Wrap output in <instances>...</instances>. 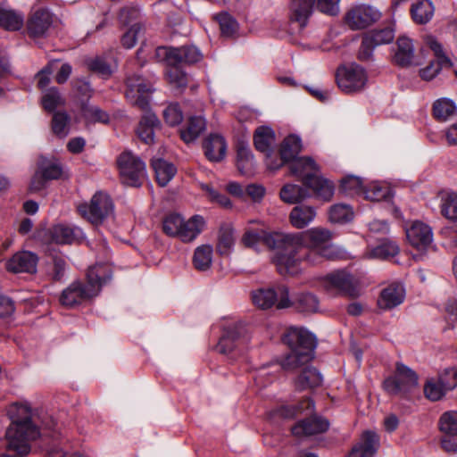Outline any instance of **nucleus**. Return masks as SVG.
Here are the masks:
<instances>
[{"label":"nucleus","instance_id":"f257e3e1","mask_svg":"<svg viewBox=\"0 0 457 457\" xmlns=\"http://www.w3.org/2000/svg\"><path fill=\"white\" fill-rule=\"evenodd\" d=\"M287 253L277 257V270L281 275H296L301 262L314 263L312 255L317 253L326 259H334L336 251L330 241L332 233L325 228L316 227L303 232L287 233Z\"/></svg>","mask_w":457,"mask_h":457},{"label":"nucleus","instance_id":"f03ea898","mask_svg":"<svg viewBox=\"0 0 457 457\" xmlns=\"http://www.w3.org/2000/svg\"><path fill=\"white\" fill-rule=\"evenodd\" d=\"M12 423L5 437L0 440L2 457H21L30 452V442L40 436L39 428L32 421V411L28 403H13L7 410Z\"/></svg>","mask_w":457,"mask_h":457},{"label":"nucleus","instance_id":"7ed1b4c3","mask_svg":"<svg viewBox=\"0 0 457 457\" xmlns=\"http://www.w3.org/2000/svg\"><path fill=\"white\" fill-rule=\"evenodd\" d=\"M112 278V271L107 264H96L87 273V283L74 281L62 290L60 295L62 305L73 308L96 296L104 284Z\"/></svg>","mask_w":457,"mask_h":457},{"label":"nucleus","instance_id":"20e7f679","mask_svg":"<svg viewBox=\"0 0 457 457\" xmlns=\"http://www.w3.org/2000/svg\"><path fill=\"white\" fill-rule=\"evenodd\" d=\"M283 342L290 350L281 361V367L285 370H295L312 360L316 338L306 329L290 328L285 334Z\"/></svg>","mask_w":457,"mask_h":457},{"label":"nucleus","instance_id":"39448f33","mask_svg":"<svg viewBox=\"0 0 457 457\" xmlns=\"http://www.w3.org/2000/svg\"><path fill=\"white\" fill-rule=\"evenodd\" d=\"M205 220L201 215H193L187 220L179 213H170L162 220L165 235L177 237L183 243H191L202 233Z\"/></svg>","mask_w":457,"mask_h":457},{"label":"nucleus","instance_id":"423d86ee","mask_svg":"<svg viewBox=\"0 0 457 457\" xmlns=\"http://www.w3.org/2000/svg\"><path fill=\"white\" fill-rule=\"evenodd\" d=\"M78 213L94 226L102 225L114 211V204L111 196L104 191H96L89 202H82L76 205Z\"/></svg>","mask_w":457,"mask_h":457},{"label":"nucleus","instance_id":"0eeeda50","mask_svg":"<svg viewBox=\"0 0 457 457\" xmlns=\"http://www.w3.org/2000/svg\"><path fill=\"white\" fill-rule=\"evenodd\" d=\"M341 0H290V19L305 27L314 9L330 16L340 12Z\"/></svg>","mask_w":457,"mask_h":457},{"label":"nucleus","instance_id":"6e6552de","mask_svg":"<svg viewBox=\"0 0 457 457\" xmlns=\"http://www.w3.org/2000/svg\"><path fill=\"white\" fill-rule=\"evenodd\" d=\"M418 385L417 373L401 362L396 363L394 374L383 381V388L388 395L403 398L408 397Z\"/></svg>","mask_w":457,"mask_h":457},{"label":"nucleus","instance_id":"1a4fd4ad","mask_svg":"<svg viewBox=\"0 0 457 457\" xmlns=\"http://www.w3.org/2000/svg\"><path fill=\"white\" fill-rule=\"evenodd\" d=\"M287 233L273 231L270 232L265 229H246L242 237V243L245 246L257 249L258 245L262 243L268 248L274 250L275 253L272 257V262L277 267V257L280 253H287Z\"/></svg>","mask_w":457,"mask_h":457},{"label":"nucleus","instance_id":"9d476101","mask_svg":"<svg viewBox=\"0 0 457 457\" xmlns=\"http://www.w3.org/2000/svg\"><path fill=\"white\" fill-rule=\"evenodd\" d=\"M336 79L338 87L343 92L348 94L357 93L365 88L368 82V75L361 66L351 63L337 69Z\"/></svg>","mask_w":457,"mask_h":457},{"label":"nucleus","instance_id":"9b49d317","mask_svg":"<svg viewBox=\"0 0 457 457\" xmlns=\"http://www.w3.org/2000/svg\"><path fill=\"white\" fill-rule=\"evenodd\" d=\"M308 193V198L314 197L322 202H330L334 196L336 187L332 180L321 173H297Z\"/></svg>","mask_w":457,"mask_h":457},{"label":"nucleus","instance_id":"f8f14e48","mask_svg":"<svg viewBox=\"0 0 457 457\" xmlns=\"http://www.w3.org/2000/svg\"><path fill=\"white\" fill-rule=\"evenodd\" d=\"M156 58L169 66L181 63H195L202 59V54L195 46H160L155 51Z\"/></svg>","mask_w":457,"mask_h":457},{"label":"nucleus","instance_id":"ddd939ff","mask_svg":"<svg viewBox=\"0 0 457 457\" xmlns=\"http://www.w3.org/2000/svg\"><path fill=\"white\" fill-rule=\"evenodd\" d=\"M253 303L262 310L276 304L278 309L287 308L291 305L289 292L287 287L279 286L274 288H260L252 293Z\"/></svg>","mask_w":457,"mask_h":457},{"label":"nucleus","instance_id":"4468645a","mask_svg":"<svg viewBox=\"0 0 457 457\" xmlns=\"http://www.w3.org/2000/svg\"><path fill=\"white\" fill-rule=\"evenodd\" d=\"M325 287L328 291L336 290L352 298L361 295L360 280L345 270H338L328 275L325 278Z\"/></svg>","mask_w":457,"mask_h":457},{"label":"nucleus","instance_id":"2eb2a0df","mask_svg":"<svg viewBox=\"0 0 457 457\" xmlns=\"http://www.w3.org/2000/svg\"><path fill=\"white\" fill-rule=\"evenodd\" d=\"M126 83V97L129 102L141 110H147L149 107V96L154 90L152 85L139 75L128 77Z\"/></svg>","mask_w":457,"mask_h":457},{"label":"nucleus","instance_id":"dca6fc26","mask_svg":"<svg viewBox=\"0 0 457 457\" xmlns=\"http://www.w3.org/2000/svg\"><path fill=\"white\" fill-rule=\"evenodd\" d=\"M380 12L370 5L356 4L345 15V24L353 30L363 29L379 20Z\"/></svg>","mask_w":457,"mask_h":457},{"label":"nucleus","instance_id":"f3484780","mask_svg":"<svg viewBox=\"0 0 457 457\" xmlns=\"http://www.w3.org/2000/svg\"><path fill=\"white\" fill-rule=\"evenodd\" d=\"M441 446L447 453H457V411L444 412L438 420Z\"/></svg>","mask_w":457,"mask_h":457},{"label":"nucleus","instance_id":"a211bd4d","mask_svg":"<svg viewBox=\"0 0 457 457\" xmlns=\"http://www.w3.org/2000/svg\"><path fill=\"white\" fill-rule=\"evenodd\" d=\"M406 237L410 245L420 252H425L432 246L433 231L430 226L414 220L405 228Z\"/></svg>","mask_w":457,"mask_h":457},{"label":"nucleus","instance_id":"6ab92c4d","mask_svg":"<svg viewBox=\"0 0 457 457\" xmlns=\"http://www.w3.org/2000/svg\"><path fill=\"white\" fill-rule=\"evenodd\" d=\"M424 42L435 54L437 62H431L426 68L420 70V73L423 79L430 80L434 79L444 65L451 64L450 60L445 55L442 44L432 35H426Z\"/></svg>","mask_w":457,"mask_h":457},{"label":"nucleus","instance_id":"aec40b11","mask_svg":"<svg viewBox=\"0 0 457 457\" xmlns=\"http://www.w3.org/2000/svg\"><path fill=\"white\" fill-rule=\"evenodd\" d=\"M53 22L54 16L48 10H37L27 21V32L32 38L46 37Z\"/></svg>","mask_w":457,"mask_h":457},{"label":"nucleus","instance_id":"412c9836","mask_svg":"<svg viewBox=\"0 0 457 457\" xmlns=\"http://www.w3.org/2000/svg\"><path fill=\"white\" fill-rule=\"evenodd\" d=\"M405 298V289L400 283H391L380 293L378 305L382 310H390L400 305Z\"/></svg>","mask_w":457,"mask_h":457},{"label":"nucleus","instance_id":"4be33fe9","mask_svg":"<svg viewBox=\"0 0 457 457\" xmlns=\"http://www.w3.org/2000/svg\"><path fill=\"white\" fill-rule=\"evenodd\" d=\"M37 257L31 252L23 251L15 253L6 263V269L13 273L36 271Z\"/></svg>","mask_w":457,"mask_h":457},{"label":"nucleus","instance_id":"5701e85b","mask_svg":"<svg viewBox=\"0 0 457 457\" xmlns=\"http://www.w3.org/2000/svg\"><path fill=\"white\" fill-rule=\"evenodd\" d=\"M394 62L403 67L414 64L415 47L411 38L401 36L397 38Z\"/></svg>","mask_w":457,"mask_h":457},{"label":"nucleus","instance_id":"b1692460","mask_svg":"<svg viewBox=\"0 0 457 457\" xmlns=\"http://www.w3.org/2000/svg\"><path fill=\"white\" fill-rule=\"evenodd\" d=\"M378 446V436L375 432L365 431L352 449L349 457H373Z\"/></svg>","mask_w":457,"mask_h":457},{"label":"nucleus","instance_id":"393cba45","mask_svg":"<svg viewBox=\"0 0 457 457\" xmlns=\"http://www.w3.org/2000/svg\"><path fill=\"white\" fill-rule=\"evenodd\" d=\"M246 340L244 338L243 331L237 326L228 328L220 339L216 349L219 353L228 354L235 349L241 347Z\"/></svg>","mask_w":457,"mask_h":457},{"label":"nucleus","instance_id":"a878e982","mask_svg":"<svg viewBox=\"0 0 457 457\" xmlns=\"http://www.w3.org/2000/svg\"><path fill=\"white\" fill-rule=\"evenodd\" d=\"M329 423L326 419L312 417L303 420L292 428L293 435L296 436H312L326 432Z\"/></svg>","mask_w":457,"mask_h":457},{"label":"nucleus","instance_id":"bb28decb","mask_svg":"<svg viewBox=\"0 0 457 457\" xmlns=\"http://www.w3.org/2000/svg\"><path fill=\"white\" fill-rule=\"evenodd\" d=\"M204 150L210 162H218L225 157L227 144L222 136L210 134L204 141Z\"/></svg>","mask_w":457,"mask_h":457},{"label":"nucleus","instance_id":"cd10ccee","mask_svg":"<svg viewBox=\"0 0 457 457\" xmlns=\"http://www.w3.org/2000/svg\"><path fill=\"white\" fill-rule=\"evenodd\" d=\"M317 212L313 206L301 204L295 206L289 213L291 225L298 229L307 227L316 218Z\"/></svg>","mask_w":457,"mask_h":457},{"label":"nucleus","instance_id":"c85d7f7f","mask_svg":"<svg viewBox=\"0 0 457 457\" xmlns=\"http://www.w3.org/2000/svg\"><path fill=\"white\" fill-rule=\"evenodd\" d=\"M364 198L371 202L387 201L394 195L390 184L386 181L374 180L365 186Z\"/></svg>","mask_w":457,"mask_h":457},{"label":"nucleus","instance_id":"c756f323","mask_svg":"<svg viewBox=\"0 0 457 457\" xmlns=\"http://www.w3.org/2000/svg\"><path fill=\"white\" fill-rule=\"evenodd\" d=\"M399 252L398 244L392 239L386 238L381 240L377 246L367 250L364 256L368 259L388 260L396 256Z\"/></svg>","mask_w":457,"mask_h":457},{"label":"nucleus","instance_id":"7c9ffc66","mask_svg":"<svg viewBox=\"0 0 457 457\" xmlns=\"http://www.w3.org/2000/svg\"><path fill=\"white\" fill-rule=\"evenodd\" d=\"M301 150V139L297 136L291 135L286 137L280 146V162L274 164L271 169L278 170L283 163L294 160Z\"/></svg>","mask_w":457,"mask_h":457},{"label":"nucleus","instance_id":"2f4dec72","mask_svg":"<svg viewBox=\"0 0 457 457\" xmlns=\"http://www.w3.org/2000/svg\"><path fill=\"white\" fill-rule=\"evenodd\" d=\"M275 142V132L268 126H261L256 129L253 135V143L256 149L267 154L270 157L271 146Z\"/></svg>","mask_w":457,"mask_h":457},{"label":"nucleus","instance_id":"473e14b6","mask_svg":"<svg viewBox=\"0 0 457 457\" xmlns=\"http://www.w3.org/2000/svg\"><path fill=\"white\" fill-rule=\"evenodd\" d=\"M280 199L289 204H298L308 198V193L304 185L286 184L282 187L279 193Z\"/></svg>","mask_w":457,"mask_h":457},{"label":"nucleus","instance_id":"72a5a7b5","mask_svg":"<svg viewBox=\"0 0 457 457\" xmlns=\"http://www.w3.org/2000/svg\"><path fill=\"white\" fill-rule=\"evenodd\" d=\"M159 125L158 118L154 113L147 112L144 115L137 129V136L145 144L154 142V129Z\"/></svg>","mask_w":457,"mask_h":457},{"label":"nucleus","instance_id":"f704fd0d","mask_svg":"<svg viewBox=\"0 0 457 457\" xmlns=\"http://www.w3.org/2000/svg\"><path fill=\"white\" fill-rule=\"evenodd\" d=\"M235 232L230 224H222L218 233L217 251L221 255H228L235 245Z\"/></svg>","mask_w":457,"mask_h":457},{"label":"nucleus","instance_id":"c9c22d12","mask_svg":"<svg viewBox=\"0 0 457 457\" xmlns=\"http://www.w3.org/2000/svg\"><path fill=\"white\" fill-rule=\"evenodd\" d=\"M433 114L437 120L447 121L457 114L456 104L450 98H439L433 104Z\"/></svg>","mask_w":457,"mask_h":457},{"label":"nucleus","instance_id":"e433bc0d","mask_svg":"<svg viewBox=\"0 0 457 457\" xmlns=\"http://www.w3.org/2000/svg\"><path fill=\"white\" fill-rule=\"evenodd\" d=\"M435 8L430 0H419L411 9V17L418 24H426L434 15Z\"/></svg>","mask_w":457,"mask_h":457},{"label":"nucleus","instance_id":"4c0bfd02","mask_svg":"<svg viewBox=\"0 0 457 457\" xmlns=\"http://www.w3.org/2000/svg\"><path fill=\"white\" fill-rule=\"evenodd\" d=\"M206 129V121L202 116L189 118L187 127L180 131L181 138L186 143L195 141Z\"/></svg>","mask_w":457,"mask_h":457},{"label":"nucleus","instance_id":"58836bf2","mask_svg":"<svg viewBox=\"0 0 457 457\" xmlns=\"http://www.w3.org/2000/svg\"><path fill=\"white\" fill-rule=\"evenodd\" d=\"M117 164L123 171H145L146 168L145 162L130 151L120 154L117 159Z\"/></svg>","mask_w":457,"mask_h":457},{"label":"nucleus","instance_id":"ea45409f","mask_svg":"<svg viewBox=\"0 0 457 457\" xmlns=\"http://www.w3.org/2000/svg\"><path fill=\"white\" fill-rule=\"evenodd\" d=\"M81 232L79 228L58 224L52 228L51 236L55 243L64 245L71 244Z\"/></svg>","mask_w":457,"mask_h":457},{"label":"nucleus","instance_id":"a19ab883","mask_svg":"<svg viewBox=\"0 0 457 457\" xmlns=\"http://www.w3.org/2000/svg\"><path fill=\"white\" fill-rule=\"evenodd\" d=\"M455 384H446L442 377L438 380L430 379L424 386V394L431 401L440 400L446 391L453 389Z\"/></svg>","mask_w":457,"mask_h":457},{"label":"nucleus","instance_id":"79ce46f5","mask_svg":"<svg viewBox=\"0 0 457 457\" xmlns=\"http://www.w3.org/2000/svg\"><path fill=\"white\" fill-rule=\"evenodd\" d=\"M322 382L320 373L314 368H305L295 380V386L299 390L319 386Z\"/></svg>","mask_w":457,"mask_h":457},{"label":"nucleus","instance_id":"37998d69","mask_svg":"<svg viewBox=\"0 0 457 457\" xmlns=\"http://www.w3.org/2000/svg\"><path fill=\"white\" fill-rule=\"evenodd\" d=\"M213 249L209 245L198 246L194 253L193 264L199 271L208 270L212 263Z\"/></svg>","mask_w":457,"mask_h":457},{"label":"nucleus","instance_id":"c03bdc74","mask_svg":"<svg viewBox=\"0 0 457 457\" xmlns=\"http://www.w3.org/2000/svg\"><path fill=\"white\" fill-rule=\"evenodd\" d=\"M354 212L351 205L336 204L328 210V219L333 223H346L353 219Z\"/></svg>","mask_w":457,"mask_h":457},{"label":"nucleus","instance_id":"a18cd8bd","mask_svg":"<svg viewBox=\"0 0 457 457\" xmlns=\"http://www.w3.org/2000/svg\"><path fill=\"white\" fill-rule=\"evenodd\" d=\"M364 189L361 178L353 174H347L340 180V190L347 195H364Z\"/></svg>","mask_w":457,"mask_h":457},{"label":"nucleus","instance_id":"49530a36","mask_svg":"<svg viewBox=\"0 0 457 457\" xmlns=\"http://www.w3.org/2000/svg\"><path fill=\"white\" fill-rule=\"evenodd\" d=\"M24 22L21 14L9 9L0 7V26L7 30H19Z\"/></svg>","mask_w":457,"mask_h":457},{"label":"nucleus","instance_id":"de8ad7c7","mask_svg":"<svg viewBox=\"0 0 457 457\" xmlns=\"http://www.w3.org/2000/svg\"><path fill=\"white\" fill-rule=\"evenodd\" d=\"M295 308L302 312H315L319 308V300L312 293H301L294 301Z\"/></svg>","mask_w":457,"mask_h":457},{"label":"nucleus","instance_id":"09e8293b","mask_svg":"<svg viewBox=\"0 0 457 457\" xmlns=\"http://www.w3.org/2000/svg\"><path fill=\"white\" fill-rule=\"evenodd\" d=\"M441 213L447 220L457 221V194L450 193L442 198Z\"/></svg>","mask_w":457,"mask_h":457},{"label":"nucleus","instance_id":"8fccbe9b","mask_svg":"<svg viewBox=\"0 0 457 457\" xmlns=\"http://www.w3.org/2000/svg\"><path fill=\"white\" fill-rule=\"evenodd\" d=\"M44 109L47 112H54L58 106L64 104V100L56 87H52L45 92L41 100Z\"/></svg>","mask_w":457,"mask_h":457},{"label":"nucleus","instance_id":"3c124183","mask_svg":"<svg viewBox=\"0 0 457 457\" xmlns=\"http://www.w3.org/2000/svg\"><path fill=\"white\" fill-rule=\"evenodd\" d=\"M237 168L239 171L254 168V160L251 149L247 145H240L237 149Z\"/></svg>","mask_w":457,"mask_h":457},{"label":"nucleus","instance_id":"603ef678","mask_svg":"<svg viewBox=\"0 0 457 457\" xmlns=\"http://www.w3.org/2000/svg\"><path fill=\"white\" fill-rule=\"evenodd\" d=\"M70 117L66 112H55L52 120V129L55 135L64 137L69 132Z\"/></svg>","mask_w":457,"mask_h":457},{"label":"nucleus","instance_id":"864d4df0","mask_svg":"<svg viewBox=\"0 0 457 457\" xmlns=\"http://www.w3.org/2000/svg\"><path fill=\"white\" fill-rule=\"evenodd\" d=\"M370 41L377 46L391 43L395 38V32L390 28L372 30L366 34Z\"/></svg>","mask_w":457,"mask_h":457},{"label":"nucleus","instance_id":"5fc2aeb1","mask_svg":"<svg viewBox=\"0 0 457 457\" xmlns=\"http://www.w3.org/2000/svg\"><path fill=\"white\" fill-rule=\"evenodd\" d=\"M221 34L224 37H232L237 30L238 25L236 20L228 13L224 12L217 16Z\"/></svg>","mask_w":457,"mask_h":457},{"label":"nucleus","instance_id":"6e6d98bb","mask_svg":"<svg viewBox=\"0 0 457 457\" xmlns=\"http://www.w3.org/2000/svg\"><path fill=\"white\" fill-rule=\"evenodd\" d=\"M183 112L178 104H170L163 110V118L170 126H178L183 120Z\"/></svg>","mask_w":457,"mask_h":457},{"label":"nucleus","instance_id":"4d7b16f0","mask_svg":"<svg viewBox=\"0 0 457 457\" xmlns=\"http://www.w3.org/2000/svg\"><path fill=\"white\" fill-rule=\"evenodd\" d=\"M83 117L89 122L107 123L109 115L97 106L86 105L82 110Z\"/></svg>","mask_w":457,"mask_h":457},{"label":"nucleus","instance_id":"13d9d810","mask_svg":"<svg viewBox=\"0 0 457 457\" xmlns=\"http://www.w3.org/2000/svg\"><path fill=\"white\" fill-rule=\"evenodd\" d=\"M63 173H35L30 182V189L32 191H40L48 181L62 179Z\"/></svg>","mask_w":457,"mask_h":457},{"label":"nucleus","instance_id":"bf43d9fd","mask_svg":"<svg viewBox=\"0 0 457 457\" xmlns=\"http://www.w3.org/2000/svg\"><path fill=\"white\" fill-rule=\"evenodd\" d=\"M143 27L140 23L136 22L123 34L121 37V44L126 48H132L137 41V37L141 33Z\"/></svg>","mask_w":457,"mask_h":457},{"label":"nucleus","instance_id":"052dcab7","mask_svg":"<svg viewBox=\"0 0 457 457\" xmlns=\"http://www.w3.org/2000/svg\"><path fill=\"white\" fill-rule=\"evenodd\" d=\"M172 67L173 68L166 73L169 82L175 87H185L187 85V74L181 70L176 68V66Z\"/></svg>","mask_w":457,"mask_h":457},{"label":"nucleus","instance_id":"680f3d73","mask_svg":"<svg viewBox=\"0 0 457 457\" xmlns=\"http://www.w3.org/2000/svg\"><path fill=\"white\" fill-rule=\"evenodd\" d=\"M88 66L91 71L98 73L104 79L108 78L112 74V69L110 65L102 58H96L92 60Z\"/></svg>","mask_w":457,"mask_h":457},{"label":"nucleus","instance_id":"e2e57ef3","mask_svg":"<svg viewBox=\"0 0 457 457\" xmlns=\"http://www.w3.org/2000/svg\"><path fill=\"white\" fill-rule=\"evenodd\" d=\"M37 164L39 171H62V170L60 161L54 157H40Z\"/></svg>","mask_w":457,"mask_h":457},{"label":"nucleus","instance_id":"0e129e2a","mask_svg":"<svg viewBox=\"0 0 457 457\" xmlns=\"http://www.w3.org/2000/svg\"><path fill=\"white\" fill-rule=\"evenodd\" d=\"M143 179V173H120V181L125 187H138Z\"/></svg>","mask_w":457,"mask_h":457},{"label":"nucleus","instance_id":"69168bd1","mask_svg":"<svg viewBox=\"0 0 457 457\" xmlns=\"http://www.w3.org/2000/svg\"><path fill=\"white\" fill-rule=\"evenodd\" d=\"M245 193L255 203H260L266 194V189L259 184H249L245 189Z\"/></svg>","mask_w":457,"mask_h":457},{"label":"nucleus","instance_id":"338daca9","mask_svg":"<svg viewBox=\"0 0 457 457\" xmlns=\"http://www.w3.org/2000/svg\"><path fill=\"white\" fill-rule=\"evenodd\" d=\"M370 233L374 236H384L389 232V225L386 220H373L368 224Z\"/></svg>","mask_w":457,"mask_h":457},{"label":"nucleus","instance_id":"774afa93","mask_svg":"<svg viewBox=\"0 0 457 457\" xmlns=\"http://www.w3.org/2000/svg\"><path fill=\"white\" fill-rule=\"evenodd\" d=\"M54 62H51L46 67H44L37 74V87L41 89L46 88L50 83V77L53 73V66Z\"/></svg>","mask_w":457,"mask_h":457}]
</instances>
